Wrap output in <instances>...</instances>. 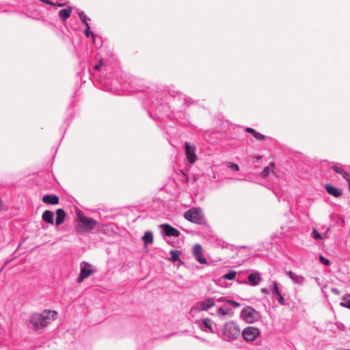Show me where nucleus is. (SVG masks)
<instances>
[{"mask_svg": "<svg viewBox=\"0 0 350 350\" xmlns=\"http://www.w3.org/2000/svg\"><path fill=\"white\" fill-rule=\"evenodd\" d=\"M185 156L187 161L190 164H193L197 160V155L196 154V146L194 144H191L188 142L185 143Z\"/></svg>", "mask_w": 350, "mask_h": 350, "instance_id": "9", "label": "nucleus"}, {"mask_svg": "<svg viewBox=\"0 0 350 350\" xmlns=\"http://www.w3.org/2000/svg\"><path fill=\"white\" fill-rule=\"evenodd\" d=\"M319 258H320L321 262L323 265H329V260L328 259H327L326 258H325L324 256L321 255Z\"/></svg>", "mask_w": 350, "mask_h": 350, "instance_id": "35", "label": "nucleus"}, {"mask_svg": "<svg viewBox=\"0 0 350 350\" xmlns=\"http://www.w3.org/2000/svg\"><path fill=\"white\" fill-rule=\"evenodd\" d=\"M217 314L219 318H224L226 316L231 317L233 316L234 313L232 309H230V308L226 306H222L217 309Z\"/></svg>", "mask_w": 350, "mask_h": 350, "instance_id": "17", "label": "nucleus"}, {"mask_svg": "<svg viewBox=\"0 0 350 350\" xmlns=\"http://www.w3.org/2000/svg\"><path fill=\"white\" fill-rule=\"evenodd\" d=\"M218 301L219 302L224 301L226 303L230 304L234 308H239L241 306V304L239 303H238L236 301H234L232 299H224L222 297H221L218 299Z\"/></svg>", "mask_w": 350, "mask_h": 350, "instance_id": "28", "label": "nucleus"}, {"mask_svg": "<svg viewBox=\"0 0 350 350\" xmlns=\"http://www.w3.org/2000/svg\"><path fill=\"white\" fill-rule=\"evenodd\" d=\"M160 228L162 230L163 234L166 237H178L180 236V232L170 224H161Z\"/></svg>", "mask_w": 350, "mask_h": 350, "instance_id": "10", "label": "nucleus"}, {"mask_svg": "<svg viewBox=\"0 0 350 350\" xmlns=\"http://www.w3.org/2000/svg\"><path fill=\"white\" fill-rule=\"evenodd\" d=\"M342 176L343 177L344 179H345L347 181L350 190V174L348 172L344 171L343 173L342 174Z\"/></svg>", "mask_w": 350, "mask_h": 350, "instance_id": "32", "label": "nucleus"}, {"mask_svg": "<svg viewBox=\"0 0 350 350\" xmlns=\"http://www.w3.org/2000/svg\"><path fill=\"white\" fill-rule=\"evenodd\" d=\"M228 167L229 168L232 169L234 171H239V165L237 164H236V163H229L228 164Z\"/></svg>", "mask_w": 350, "mask_h": 350, "instance_id": "34", "label": "nucleus"}, {"mask_svg": "<svg viewBox=\"0 0 350 350\" xmlns=\"http://www.w3.org/2000/svg\"><path fill=\"white\" fill-rule=\"evenodd\" d=\"M53 217H54L53 213L49 210H46L45 211H44V213H42V219L45 222H46L48 224H53V221H54Z\"/></svg>", "mask_w": 350, "mask_h": 350, "instance_id": "21", "label": "nucleus"}, {"mask_svg": "<svg viewBox=\"0 0 350 350\" xmlns=\"http://www.w3.org/2000/svg\"><path fill=\"white\" fill-rule=\"evenodd\" d=\"M312 237L317 240H321L323 239L321 234H320L316 228H313L312 231Z\"/></svg>", "mask_w": 350, "mask_h": 350, "instance_id": "30", "label": "nucleus"}, {"mask_svg": "<svg viewBox=\"0 0 350 350\" xmlns=\"http://www.w3.org/2000/svg\"><path fill=\"white\" fill-rule=\"evenodd\" d=\"M222 332L228 340H233L239 336L241 329L234 321H231L224 325Z\"/></svg>", "mask_w": 350, "mask_h": 350, "instance_id": "2", "label": "nucleus"}, {"mask_svg": "<svg viewBox=\"0 0 350 350\" xmlns=\"http://www.w3.org/2000/svg\"><path fill=\"white\" fill-rule=\"evenodd\" d=\"M85 36H86L88 38H89V37H90V36H92V42H94V45H95V46H96V48H99V47H100V44H96V38H98L99 40H100V36H97V35H96L95 33H94L93 32H92V31H90V25H89V24H87V25H86V29H85Z\"/></svg>", "mask_w": 350, "mask_h": 350, "instance_id": "19", "label": "nucleus"}, {"mask_svg": "<svg viewBox=\"0 0 350 350\" xmlns=\"http://www.w3.org/2000/svg\"><path fill=\"white\" fill-rule=\"evenodd\" d=\"M261 280L260 274L258 271L252 273L248 275V283L252 286H258Z\"/></svg>", "mask_w": 350, "mask_h": 350, "instance_id": "16", "label": "nucleus"}, {"mask_svg": "<svg viewBox=\"0 0 350 350\" xmlns=\"http://www.w3.org/2000/svg\"><path fill=\"white\" fill-rule=\"evenodd\" d=\"M213 321L209 318H204L200 321L199 324V327L203 332H210L213 333V329L212 327Z\"/></svg>", "mask_w": 350, "mask_h": 350, "instance_id": "13", "label": "nucleus"}, {"mask_svg": "<svg viewBox=\"0 0 350 350\" xmlns=\"http://www.w3.org/2000/svg\"><path fill=\"white\" fill-rule=\"evenodd\" d=\"M237 282L239 284H247V282H246V281L241 282V281L237 280Z\"/></svg>", "mask_w": 350, "mask_h": 350, "instance_id": "39", "label": "nucleus"}, {"mask_svg": "<svg viewBox=\"0 0 350 350\" xmlns=\"http://www.w3.org/2000/svg\"><path fill=\"white\" fill-rule=\"evenodd\" d=\"M96 270L89 262L83 261L80 263V273L77 278V282L81 283L83 280L95 273Z\"/></svg>", "mask_w": 350, "mask_h": 350, "instance_id": "5", "label": "nucleus"}, {"mask_svg": "<svg viewBox=\"0 0 350 350\" xmlns=\"http://www.w3.org/2000/svg\"><path fill=\"white\" fill-rule=\"evenodd\" d=\"M325 189L329 195L335 198H338L342 194L341 189L337 188L329 183L325 185Z\"/></svg>", "mask_w": 350, "mask_h": 350, "instance_id": "15", "label": "nucleus"}, {"mask_svg": "<svg viewBox=\"0 0 350 350\" xmlns=\"http://www.w3.org/2000/svg\"><path fill=\"white\" fill-rule=\"evenodd\" d=\"M342 307L350 309V294L345 295L342 297V301L340 303Z\"/></svg>", "mask_w": 350, "mask_h": 350, "instance_id": "26", "label": "nucleus"}, {"mask_svg": "<svg viewBox=\"0 0 350 350\" xmlns=\"http://www.w3.org/2000/svg\"><path fill=\"white\" fill-rule=\"evenodd\" d=\"M193 254L196 260L200 264H206L207 260L203 256V250L201 245L199 243L196 244L193 247Z\"/></svg>", "mask_w": 350, "mask_h": 350, "instance_id": "11", "label": "nucleus"}, {"mask_svg": "<svg viewBox=\"0 0 350 350\" xmlns=\"http://www.w3.org/2000/svg\"><path fill=\"white\" fill-rule=\"evenodd\" d=\"M103 65V61L100 60L98 62V63L94 66V70H98L102 67Z\"/></svg>", "mask_w": 350, "mask_h": 350, "instance_id": "36", "label": "nucleus"}, {"mask_svg": "<svg viewBox=\"0 0 350 350\" xmlns=\"http://www.w3.org/2000/svg\"><path fill=\"white\" fill-rule=\"evenodd\" d=\"M260 334V330L255 327L249 326L242 331V336L245 341H254Z\"/></svg>", "mask_w": 350, "mask_h": 350, "instance_id": "8", "label": "nucleus"}, {"mask_svg": "<svg viewBox=\"0 0 350 350\" xmlns=\"http://www.w3.org/2000/svg\"><path fill=\"white\" fill-rule=\"evenodd\" d=\"M144 245L150 244L153 242V234L151 231H146L142 237Z\"/></svg>", "mask_w": 350, "mask_h": 350, "instance_id": "25", "label": "nucleus"}, {"mask_svg": "<svg viewBox=\"0 0 350 350\" xmlns=\"http://www.w3.org/2000/svg\"><path fill=\"white\" fill-rule=\"evenodd\" d=\"M58 313L56 310L45 309L42 312H35L30 314L29 323L33 332L41 334L46 327L57 319Z\"/></svg>", "mask_w": 350, "mask_h": 350, "instance_id": "1", "label": "nucleus"}, {"mask_svg": "<svg viewBox=\"0 0 350 350\" xmlns=\"http://www.w3.org/2000/svg\"><path fill=\"white\" fill-rule=\"evenodd\" d=\"M245 131L252 134V136L256 138V139L259 140V141H262L265 139V135H263L262 134L260 133H258L256 132L254 129L252 128H250V127H247L245 129Z\"/></svg>", "mask_w": 350, "mask_h": 350, "instance_id": "24", "label": "nucleus"}, {"mask_svg": "<svg viewBox=\"0 0 350 350\" xmlns=\"http://www.w3.org/2000/svg\"><path fill=\"white\" fill-rule=\"evenodd\" d=\"M241 315L246 322L250 323L256 321L258 318V312L250 306L244 308L241 310Z\"/></svg>", "mask_w": 350, "mask_h": 350, "instance_id": "7", "label": "nucleus"}, {"mask_svg": "<svg viewBox=\"0 0 350 350\" xmlns=\"http://www.w3.org/2000/svg\"><path fill=\"white\" fill-rule=\"evenodd\" d=\"M170 258H169L170 260L172 262H176L180 261V252L178 250H171L170 252Z\"/></svg>", "mask_w": 350, "mask_h": 350, "instance_id": "27", "label": "nucleus"}, {"mask_svg": "<svg viewBox=\"0 0 350 350\" xmlns=\"http://www.w3.org/2000/svg\"><path fill=\"white\" fill-rule=\"evenodd\" d=\"M42 202L48 204H57L59 203V197L53 194L44 195L42 197Z\"/></svg>", "mask_w": 350, "mask_h": 350, "instance_id": "18", "label": "nucleus"}, {"mask_svg": "<svg viewBox=\"0 0 350 350\" xmlns=\"http://www.w3.org/2000/svg\"><path fill=\"white\" fill-rule=\"evenodd\" d=\"M96 44H100V46H102V39L100 38V40H99L98 38H96Z\"/></svg>", "mask_w": 350, "mask_h": 350, "instance_id": "38", "label": "nucleus"}, {"mask_svg": "<svg viewBox=\"0 0 350 350\" xmlns=\"http://www.w3.org/2000/svg\"><path fill=\"white\" fill-rule=\"evenodd\" d=\"M332 168L333 169V170L334 172H336V173L338 174H340L342 175V174L343 173V172L345 171L342 168L338 167V165H332Z\"/></svg>", "mask_w": 350, "mask_h": 350, "instance_id": "33", "label": "nucleus"}, {"mask_svg": "<svg viewBox=\"0 0 350 350\" xmlns=\"http://www.w3.org/2000/svg\"><path fill=\"white\" fill-rule=\"evenodd\" d=\"M78 14H79V16L81 22L83 23H84L85 26L87 25V24H89L88 23V18L87 16L85 14V13L83 12H79L78 13Z\"/></svg>", "mask_w": 350, "mask_h": 350, "instance_id": "31", "label": "nucleus"}, {"mask_svg": "<svg viewBox=\"0 0 350 350\" xmlns=\"http://www.w3.org/2000/svg\"><path fill=\"white\" fill-rule=\"evenodd\" d=\"M274 167L275 163L273 162H271L268 166L264 167L263 170L260 173V176L262 178L268 176L271 172H273Z\"/></svg>", "mask_w": 350, "mask_h": 350, "instance_id": "22", "label": "nucleus"}, {"mask_svg": "<svg viewBox=\"0 0 350 350\" xmlns=\"http://www.w3.org/2000/svg\"><path fill=\"white\" fill-rule=\"evenodd\" d=\"M56 215H57V217H56V219H55V224H56V226H59L61 224H62L63 221H64L65 217H66V213L64 209L59 208L56 211Z\"/></svg>", "mask_w": 350, "mask_h": 350, "instance_id": "20", "label": "nucleus"}, {"mask_svg": "<svg viewBox=\"0 0 350 350\" xmlns=\"http://www.w3.org/2000/svg\"><path fill=\"white\" fill-rule=\"evenodd\" d=\"M272 291H273V297L275 298L278 301V302L280 303V305H284L285 304L284 299L280 292L279 287H278V283L276 281H274L273 282Z\"/></svg>", "mask_w": 350, "mask_h": 350, "instance_id": "14", "label": "nucleus"}, {"mask_svg": "<svg viewBox=\"0 0 350 350\" xmlns=\"http://www.w3.org/2000/svg\"><path fill=\"white\" fill-rule=\"evenodd\" d=\"M261 291L263 293H268V291L266 288H262Z\"/></svg>", "mask_w": 350, "mask_h": 350, "instance_id": "40", "label": "nucleus"}, {"mask_svg": "<svg viewBox=\"0 0 350 350\" xmlns=\"http://www.w3.org/2000/svg\"><path fill=\"white\" fill-rule=\"evenodd\" d=\"M215 305V297H206L196 303L193 306V310L199 312L202 311H207Z\"/></svg>", "mask_w": 350, "mask_h": 350, "instance_id": "6", "label": "nucleus"}, {"mask_svg": "<svg viewBox=\"0 0 350 350\" xmlns=\"http://www.w3.org/2000/svg\"><path fill=\"white\" fill-rule=\"evenodd\" d=\"M72 8L70 7L64 8L59 12V16L63 21H65L70 16Z\"/></svg>", "mask_w": 350, "mask_h": 350, "instance_id": "23", "label": "nucleus"}, {"mask_svg": "<svg viewBox=\"0 0 350 350\" xmlns=\"http://www.w3.org/2000/svg\"><path fill=\"white\" fill-rule=\"evenodd\" d=\"M285 273L294 284L301 286L306 281L305 278L302 275L297 274L292 271H286Z\"/></svg>", "mask_w": 350, "mask_h": 350, "instance_id": "12", "label": "nucleus"}, {"mask_svg": "<svg viewBox=\"0 0 350 350\" xmlns=\"http://www.w3.org/2000/svg\"><path fill=\"white\" fill-rule=\"evenodd\" d=\"M332 292L334 293L336 295L340 294V291L336 288H332Z\"/></svg>", "mask_w": 350, "mask_h": 350, "instance_id": "37", "label": "nucleus"}, {"mask_svg": "<svg viewBox=\"0 0 350 350\" xmlns=\"http://www.w3.org/2000/svg\"><path fill=\"white\" fill-rule=\"evenodd\" d=\"M237 272L235 271H230L227 273L224 274L222 276V278L225 280H234L236 277Z\"/></svg>", "mask_w": 350, "mask_h": 350, "instance_id": "29", "label": "nucleus"}, {"mask_svg": "<svg viewBox=\"0 0 350 350\" xmlns=\"http://www.w3.org/2000/svg\"><path fill=\"white\" fill-rule=\"evenodd\" d=\"M184 217L189 221L197 224H204L206 221L202 210L200 208H193L186 211Z\"/></svg>", "mask_w": 350, "mask_h": 350, "instance_id": "3", "label": "nucleus"}, {"mask_svg": "<svg viewBox=\"0 0 350 350\" xmlns=\"http://www.w3.org/2000/svg\"><path fill=\"white\" fill-rule=\"evenodd\" d=\"M97 224L94 219L79 215L77 229L79 232H89L94 229Z\"/></svg>", "mask_w": 350, "mask_h": 350, "instance_id": "4", "label": "nucleus"}]
</instances>
